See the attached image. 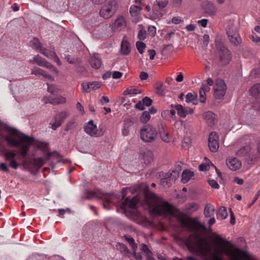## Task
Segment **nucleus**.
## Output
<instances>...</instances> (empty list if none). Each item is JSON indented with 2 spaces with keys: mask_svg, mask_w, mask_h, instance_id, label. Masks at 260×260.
Instances as JSON below:
<instances>
[{
  "mask_svg": "<svg viewBox=\"0 0 260 260\" xmlns=\"http://www.w3.org/2000/svg\"><path fill=\"white\" fill-rule=\"evenodd\" d=\"M185 245L192 252L205 258V260H223L222 253H212L208 240L198 233L190 234L185 239Z\"/></svg>",
  "mask_w": 260,
  "mask_h": 260,
  "instance_id": "nucleus-1",
  "label": "nucleus"
},
{
  "mask_svg": "<svg viewBox=\"0 0 260 260\" xmlns=\"http://www.w3.org/2000/svg\"><path fill=\"white\" fill-rule=\"evenodd\" d=\"M5 141L11 146L19 148L20 152L17 154L13 151H9L5 154L6 158L10 160V162H16L15 158H24L27 154L30 146L34 144L35 140L25 135L18 134L15 131L4 137Z\"/></svg>",
  "mask_w": 260,
  "mask_h": 260,
  "instance_id": "nucleus-2",
  "label": "nucleus"
},
{
  "mask_svg": "<svg viewBox=\"0 0 260 260\" xmlns=\"http://www.w3.org/2000/svg\"><path fill=\"white\" fill-rule=\"evenodd\" d=\"M145 201L149 206L150 212L155 215H176V209L167 201L160 203L156 195L150 192H145Z\"/></svg>",
  "mask_w": 260,
  "mask_h": 260,
  "instance_id": "nucleus-3",
  "label": "nucleus"
},
{
  "mask_svg": "<svg viewBox=\"0 0 260 260\" xmlns=\"http://www.w3.org/2000/svg\"><path fill=\"white\" fill-rule=\"evenodd\" d=\"M215 44L217 50L220 64L221 66L228 64L231 59V52L223 45L220 37H216Z\"/></svg>",
  "mask_w": 260,
  "mask_h": 260,
  "instance_id": "nucleus-4",
  "label": "nucleus"
},
{
  "mask_svg": "<svg viewBox=\"0 0 260 260\" xmlns=\"http://www.w3.org/2000/svg\"><path fill=\"white\" fill-rule=\"evenodd\" d=\"M158 137V132L155 126L151 124L143 126L140 131V138L145 143H153Z\"/></svg>",
  "mask_w": 260,
  "mask_h": 260,
  "instance_id": "nucleus-5",
  "label": "nucleus"
},
{
  "mask_svg": "<svg viewBox=\"0 0 260 260\" xmlns=\"http://www.w3.org/2000/svg\"><path fill=\"white\" fill-rule=\"evenodd\" d=\"M117 8L115 0H110L103 5L100 11V16L104 19H109L114 15Z\"/></svg>",
  "mask_w": 260,
  "mask_h": 260,
  "instance_id": "nucleus-6",
  "label": "nucleus"
},
{
  "mask_svg": "<svg viewBox=\"0 0 260 260\" xmlns=\"http://www.w3.org/2000/svg\"><path fill=\"white\" fill-rule=\"evenodd\" d=\"M226 34L230 41L235 45H238L241 39L237 31L233 20H229L226 24Z\"/></svg>",
  "mask_w": 260,
  "mask_h": 260,
  "instance_id": "nucleus-7",
  "label": "nucleus"
},
{
  "mask_svg": "<svg viewBox=\"0 0 260 260\" xmlns=\"http://www.w3.org/2000/svg\"><path fill=\"white\" fill-rule=\"evenodd\" d=\"M181 223L183 226L190 231H206V226L199 221L197 218H190L188 220L181 218Z\"/></svg>",
  "mask_w": 260,
  "mask_h": 260,
  "instance_id": "nucleus-8",
  "label": "nucleus"
},
{
  "mask_svg": "<svg viewBox=\"0 0 260 260\" xmlns=\"http://www.w3.org/2000/svg\"><path fill=\"white\" fill-rule=\"evenodd\" d=\"M44 164H9L10 167L14 169L19 167L22 170L28 171L33 174H36Z\"/></svg>",
  "mask_w": 260,
  "mask_h": 260,
  "instance_id": "nucleus-9",
  "label": "nucleus"
},
{
  "mask_svg": "<svg viewBox=\"0 0 260 260\" xmlns=\"http://www.w3.org/2000/svg\"><path fill=\"white\" fill-rule=\"evenodd\" d=\"M226 89V85L224 81L221 79H217L213 87L215 98L216 99H222L225 94Z\"/></svg>",
  "mask_w": 260,
  "mask_h": 260,
  "instance_id": "nucleus-10",
  "label": "nucleus"
},
{
  "mask_svg": "<svg viewBox=\"0 0 260 260\" xmlns=\"http://www.w3.org/2000/svg\"><path fill=\"white\" fill-rule=\"evenodd\" d=\"M168 3V0H155L154 5L157 6L159 9H155L153 8L151 14L150 15V17L153 19H159L162 17L164 13L161 10L165 8Z\"/></svg>",
  "mask_w": 260,
  "mask_h": 260,
  "instance_id": "nucleus-11",
  "label": "nucleus"
},
{
  "mask_svg": "<svg viewBox=\"0 0 260 260\" xmlns=\"http://www.w3.org/2000/svg\"><path fill=\"white\" fill-rule=\"evenodd\" d=\"M126 25L125 18L123 16L119 15L110 24V27L113 32H120L125 29Z\"/></svg>",
  "mask_w": 260,
  "mask_h": 260,
  "instance_id": "nucleus-12",
  "label": "nucleus"
},
{
  "mask_svg": "<svg viewBox=\"0 0 260 260\" xmlns=\"http://www.w3.org/2000/svg\"><path fill=\"white\" fill-rule=\"evenodd\" d=\"M86 198L87 199H92L95 198L102 200L104 202L103 207L105 209H108V208L106 207V203L108 204L111 202L110 200L107 197V196L99 189H95L94 190H87Z\"/></svg>",
  "mask_w": 260,
  "mask_h": 260,
  "instance_id": "nucleus-13",
  "label": "nucleus"
},
{
  "mask_svg": "<svg viewBox=\"0 0 260 260\" xmlns=\"http://www.w3.org/2000/svg\"><path fill=\"white\" fill-rule=\"evenodd\" d=\"M29 62L31 63H36L39 66L50 69L53 73L58 74V70L55 67L39 55L35 56L32 59H30Z\"/></svg>",
  "mask_w": 260,
  "mask_h": 260,
  "instance_id": "nucleus-14",
  "label": "nucleus"
},
{
  "mask_svg": "<svg viewBox=\"0 0 260 260\" xmlns=\"http://www.w3.org/2000/svg\"><path fill=\"white\" fill-rule=\"evenodd\" d=\"M179 173L176 170H170L160 180V182L164 186L169 187L179 177Z\"/></svg>",
  "mask_w": 260,
  "mask_h": 260,
  "instance_id": "nucleus-15",
  "label": "nucleus"
},
{
  "mask_svg": "<svg viewBox=\"0 0 260 260\" xmlns=\"http://www.w3.org/2000/svg\"><path fill=\"white\" fill-rule=\"evenodd\" d=\"M69 115L68 112L63 111H61L57 114L53 120L51 121L50 124L51 125V128L55 130L58 127H59L63 123L64 120Z\"/></svg>",
  "mask_w": 260,
  "mask_h": 260,
  "instance_id": "nucleus-16",
  "label": "nucleus"
},
{
  "mask_svg": "<svg viewBox=\"0 0 260 260\" xmlns=\"http://www.w3.org/2000/svg\"><path fill=\"white\" fill-rule=\"evenodd\" d=\"M38 162H43L44 161L48 160H56L57 162H64L63 161L62 156H61L57 151H54L53 152H45L43 157H39L38 158Z\"/></svg>",
  "mask_w": 260,
  "mask_h": 260,
  "instance_id": "nucleus-17",
  "label": "nucleus"
},
{
  "mask_svg": "<svg viewBox=\"0 0 260 260\" xmlns=\"http://www.w3.org/2000/svg\"><path fill=\"white\" fill-rule=\"evenodd\" d=\"M142 7L136 5H132L129 8L131 19L133 23H137L142 20L141 11Z\"/></svg>",
  "mask_w": 260,
  "mask_h": 260,
  "instance_id": "nucleus-18",
  "label": "nucleus"
},
{
  "mask_svg": "<svg viewBox=\"0 0 260 260\" xmlns=\"http://www.w3.org/2000/svg\"><path fill=\"white\" fill-rule=\"evenodd\" d=\"M226 254L231 255L233 257L234 260H240V259L250 260V255L246 251L238 248H235L231 253L226 252Z\"/></svg>",
  "mask_w": 260,
  "mask_h": 260,
  "instance_id": "nucleus-19",
  "label": "nucleus"
},
{
  "mask_svg": "<svg viewBox=\"0 0 260 260\" xmlns=\"http://www.w3.org/2000/svg\"><path fill=\"white\" fill-rule=\"evenodd\" d=\"M84 129L85 133L91 137H98L102 135L101 132L98 129L96 125L91 120L85 125Z\"/></svg>",
  "mask_w": 260,
  "mask_h": 260,
  "instance_id": "nucleus-20",
  "label": "nucleus"
},
{
  "mask_svg": "<svg viewBox=\"0 0 260 260\" xmlns=\"http://www.w3.org/2000/svg\"><path fill=\"white\" fill-rule=\"evenodd\" d=\"M208 146L211 152H216L219 148L218 136L214 132H211L208 138Z\"/></svg>",
  "mask_w": 260,
  "mask_h": 260,
  "instance_id": "nucleus-21",
  "label": "nucleus"
},
{
  "mask_svg": "<svg viewBox=\"0 0 260 260\" xmlns=\"http://www.w3.org/2000/svg\"><path fill=\"white\" fill-rule=\"evenodd\" d=\"M101 86L102 83L99 81L83 82L81 84L82 91L83 93L89 92L100 88Z\"/></svg>",
  "mask_w": 260,
  "mask_h": 260,
  "instance_id": "nucleus-22",
  "label": "nucleus"
},
{
  "mask_svg": "<svg viewBox=\"0 0 260 260\" xmlns=\"http://www.w3.org/2000/svg\"><path fill=\"white\" fill-rule=\"evenodd\" d=\"M140 201V198L138 196L133 197L132 199L126 198L124 201L121 204L120 207L122 210H126L127 208L134 209L137 204Z\"/></svg>",
  "mask_w": 260,
  "mask_h": 260,
  "instance_id": "nucleus-23",
  "label": "nucleus"
},
{
  "mask_svg": "<svg viewBox=\"0 0 260 260\" xmlns=\"http://www.w3.org/2000/svg\"><path fill=\"white\" fill-rule=\"evenodd\" d=\"M171 107L172 108H174L177 112V114L180 117L182 118H184L187 115L189 114H192L193 111L192 109L187 108H184L181 105L177 104V105H171Z\"/></svg>",
  "mask_w": 260,
  "mask_h": 260,
  "instance_id": "nucleus-24",
  "label": "nucleus"
},
{
  "mask_svg": "<svg viewBox=\"0 0 260 260\" xmlns=\"http://www.w3.org/2000/svg\"><path fill=\"white\" fill-rule=\"evenodd\" d=\"M153 155L152 152L148 150H141L139 155V159L144 161V162H150L153 160Z\"/></svg>",
  "mask_w": 260,
  "mask_h": 260,
  "instance_id": "nucleus-25",
  "label": "nucleus"
},
{
  "mask_svg": "<svg viewBox=\"0 0 260 260\" xmlns=\"http://www.w3.org/2000/svg\"><path fill=\"white\" fill-rule=\"evenodd\" d=\"M131 50L129 43L124 37L121 42L120 53L122 55H127Z\"/></svg>",
  "mask_w": 260,
  "mask_h": 260,
  "instance_id": "nucleus-26",
  "label": "nucleus"
},
{
  "mask_svg": "<svg viewBox=\"0 0 260 260\" xmlns=\"http://www.w3.org/2000/svg\"><path fill=\"white\" fill-rule=\"evenodd\" d=\"M133 124V121L130 118H126L124 120L123 128L122 131L123 136H126L129 134L131 127Z\"/></svg>",
  "mask_w": 260,
  "mask_h": 260,
  "instance_id": "nucleus-27",
  "label": "nucleus"
},
{
  "mask_svg": "<svg viewBox=\"0 0 260 260\" xmlns=\"http://www.w3.org/2000/svg\"><path fill=\"white\" fill-rule=\"evenodd\" d=\"M117 248L122 254L125 257L129 258L132 255V253L129 250L127 246L122 243H118L116 245Z\"/></svg>",
  "mask_w": 260,
  "mask_h": 260,
  "instance_id": "nucleus-28",
  "label": "nucleus"
},
{
  "mask_svg": "<svg viewBox=\"0 0 260 260\" xmlns=\"http://www.w3.org/2000/svg\"><path fill=\"white\" fill-rule=\"evenodd\" d=\"M181 181L183 183L188 182L194 176V172L190 170H185L182 173Z\"/></svg>",
  "mask_w": 260,
  "mask_h": 260,
  "instance_id": "nucleus-29",
  "label": "nucleus"
},
{
  "mask_svg": "<svg viewBox=\"0 0 260 260\" xmlns=\"http://www.w3.org/2000/svg\"><path fill=\"white\" fill-rule=\"evenodd\" d=\"M44 100L45 103H51L53 105L63 104L66 102V98L62 96H59L56 98L52 99H49L44 98Z\"/></svg>",
  "mask_w": 260,
  "mask_h": 260,
  "instance_id": "nucleus-30",
  "label": "nucleus"
},
{
  "mask_svg": "<svg viewBox=\"0 0 260 260\" xmlns=\"http://www.w3.org/2000/svg\"><path fill=\"white\" fill-rule=\"evenodd\" d=\"M214 211L213 205L210 203L207 204L204 210V216L206 218L211 217L214 215Z\"/></svg>",
  "mask_w": 260,
  "mask_h": 260,
  "instance_id": "nucleus-31",
  "label": "nucleus"
},
{
  "mask_svg": "<svg viewBox=\"0 0 260 260\" xmlns=\"http://www.w3.org/2000/svg\"><path fill=\"white\" fill-rule=\"evenodd\" d=\"M205 10L207 13L210 15H214L217 12V8L211 2H207L205 6Z\"/></svg>",
  "mask_w": 260,
  "mask_h": 260,
  "instance_id": "nucleus-32",
  "label": "nucleus"
},
{
  "mask_svg": "<svg viewBox=\"0 0 260 260\" xmlns=\"http://www.w3.org/2000/svg\"><path fill=\"white\" fill-rule=\"evenodd\" d=\"M159 133L161 140L166 143H169L171 141L172 137L169 132L162 128V129H159Z\"/></svg>",
  "mask_w": 260,
  "mask_h": 260,
  "instance_id": "nucleus-33",
  "label": "nucleus"
},
{
  "mask_svg": "<svg viewBox=\"0 0 260 260\" xmlns=\"http://www.w3.org/2000/svg\"><path fill=\"white\" fill-rule=\"evenodd\" d=\"M89 62L92 68L95 69H99L102 65L101 60L96 56H91L89 59Z\"/></svg>",
  "mask_w": 260,
  "mask_h": 260,
  "instance_id": "nucleus-34",
  "label": "nucleus"
},
{
  "mask_svg": "<svg viewBox=\"0 0 260 260\" xmlns=\"http://www.w3.org/2000/svg\"><path fill=\"white\" fill-rule=\"evenodd\" d=\"M141 93V91L140 89L132 86L128 87L125 90L123 91L124 95L137 94Z\"/></svg>",
  "mask_w": 260,
  "mask_h": 260,
  "instance_id": "nucleus-35",
  "label": "nucleus"
},
{
  "mask_svg": "<svg viewBox=\"0 0 260 260\" xmlns=\"http://www.w3.org/2000/svg\"><path fill=\"white\" fill-rule=\"evenodd\" d=\"M251 94L255 97L260 96V83L254 85L250 89Z\"/></svg>",
  "mask_w": 260,
  "mask_h": 260,
  "instance_id": "nucleus-36",
  "label": "nucleus"
},
{
  "mask_svg": "<svg viewBox=\"0 0 260 260\" xmlns=\"http://www.w3.org/2000/svg\"><path fill=\"white\" fill-rule=\"evenodd\" d=\"M204 119L209 123H213L214 120V114L210 111L205 112L203 114Z\"/></svg>",
  "mask_w": 260,
  "mask_h": 260,
  "instance_id": "nucleus-37",
  "label": "nucleus"
},
{
  "mask_svg": "<svg viewBox=\"0 0 260 260\" xmlns=\"http://www.w3.org/2000/svg\"><path fill=\"white\" fill-rule=\"evenodd\" d=\"M217 217H219L224 219L228 217V212L225 207H221L217 212Z\"/></svg>",
  "mask_w": 260,
  "mask_h": 260,
  "instance_id": "nucleus-38",
  "label": "nucleus"
},
{
  "mask_svg": "<svg viewBox=\"0 0 260 260\" xmlns=\"http://www.w3.org/2000/svg\"><path fill=\"white\" fill-rule=\"evenodd\" d=\"M250 151V148L248 146H244L241 148L236 152L237 157H241L246 155Z\"/></svg>",
  "mask_w": 260,
  "mask_h": 260,
  "instance_id": "nucleus-39",
  "label": "nucleus"
},
{
  "mask_svg": "<svg viewBox=\"0 0 260 260\" xmlns=\"http://www.w3.org/2000/svg\"><path fill=\"white\" fill-rule=\"evenodd\" d=\"M30 45L32 48L40 51L41 48H42V45L38 38H35L30 42Z\"/></svg>",
  "mask_w": 260,
  "mask_h": 260,
  "instance_id": "nucleus-40",
  "label": "nucleus"
},
{
  "mask_svg": "<svg viewBox=\"0 0 260 260\" xmlns=\"http://www.w3.org/2000/svg\"><path fill=\"white\" fill-rule=\"evenodd\" d=\"M41 54L45 56L48 58H52V57H54L55 52L53 51H49L45 48H41L40 51H39Z\"/></svg>",
  "mask_w": 260,
  "mask_h": 260,
  "instance_id": "nucleus-41",
  "label": "nucleus"
},
{
  "mask_svg": "<svg viewBox=\"0 0 260 260\" xmlns=\"http://www.w3.org/2000/svg\"><path fill=\"white\" fill-rule=\"evenodd\" d=\"M250 112L254 116L260 115V104L258 103H255L251 109H250Z\"/></svg>",
  "mask_w": 260,
  "mask_h": 260,
  "instance_id": "nucleus-42",
  "label": "nucleus"
},
{
  "mask_svg": "<svg viewBox=\"0 0 260 260\" xmlns=\"http://www.w3.org/2000/svg\"><path fill=\"white\" fill-rule=\"evenodd\" d=\"M150 119L149 112L147 111H144L140 117V120L143 123H146Z\"/></svg>",
  "mask_w": 260,
  "mask_h": 260,
  "instance_id": "nucleus-43",
  "label": "nucleus"
},
{
  "mask_svg": "<svg viewBox=\"0 0 260 260\" xmlns=\"http://www.w3.org/2000/svg\"><path fill=\"white\" fill-rule=\"evenodd\" d=\"M191 140L189 137H185L182 141V147L185 149H188L191 146Z\"/></svg>",
  "mask_w": 260,
  "mask_h": 260,
  "instance_id": "nucleus-44",
  "label": "nucleus"
},
{
  "mask_svg": "<svg viewBox=\"0 0 260 260\" xmlns=\"http://www.w3.org/2000/svg\"><path fill=\"white\" fill-rule=\"evenodd\" d=\"M136 48L138 51V52L141 54H143L145 49L146 45V44L141 41H138L136 43Z\"/></svg>",
  "mask_w": 260,
  "mask_h": 260,
  "instance_id": "nucleus-45",
  "label": "nucleus"
},
{
  "mask_svg": "<svg viewBox=\"0 0 260 260\" xmlns=\"http://www.w3.org/2000/svg\"><path fill=\"white\" fill-rule=\"evenodd\" d=\"M47 84L48 86L47 90L51 94H55L58 92L59 89L56 85L53 84H49L48 83Z\"/></svg>",
  "mask_w": 260,
  "mask_h": 260,
  "instance_id": "nucleus-46",
  "label": "nucleus"
},
{
  "mask_svg": "<svg viewBox=\"0 0 260 260\" xmlns=\"http://www.w3.org/2000/svg\"><path fill=\"white\" fill-rule=\"evenodd\" d=\"M124 237L126 241L128 243L133 250L137 248V245L136 244L134 239L132 237L129 236H125Z\"/></svg>",
  "mask_w": 260,
  "mask_h": 260,
  "instance_id": "nucleus-47",
  "label": "nucleus"
},
{
  "mask_svg": "<svg viewBox=\"0 0 260 260\" xmlns=\"http://www.w3.org/2000/svg\"><path fill=\"white\" fill-rule=\"evenodd\" d=\"M44 73V70L38 67H35L31 70V74L36 76H42Z\"/></svg>",
  "mask_w": 260,
  "mask_h": 260,
  "instance_id": "nucleus-48",
  "label": "nucleus"
},
{
  "mask_svg": "<svg viewBox=\"0 0 260 260\" xmlns=\"http://www.w3.org/2000/svg\"><path fill=\"white\" fill-rule=\"evenodd\" d=\"M197 98V94L195 93H188L186 95L185 101L187 103L193 102Z\"/></svg>",
  "mask_w": 260,
  "mask_h": 260,
  "instance_id": "nucleus-49",
  "label": "nucleus"
},
{
  "mask_svg": "<svg viewBox=\"0 0 260 260\" xmlns=\"http://www.w3.org/2000/svg\"><path fill=\"white\" fill-rule=\"evenodd\" d=\"M140 250L144 253L145 256L149 254H152V252L145 244H142L141 245Z\"/></svg>",
  "mask_w": 260,
  "mask_h": 260,
  "instance_id": "nucleus-50",
  "label": "nucleus"
},
{
  "mask_svg": "<svg viewBox=\"0 0 260 260\" xmlns=\"http://www.w3.org/2000/svg\"><path fill=\"white\" fill-rule=\"evenodd\" d=\"M228 167L232 171H236L241 167L242 164H226Z\"/></svg>",
  "mask_w": 260,
  "mask_h": 260,
  "instance_id": "nucleus-51",
  "label": "nucleus"
},
{
  "mask_svg": "<svg viewBox=\"0 0 260 260\" xmlns=\"http://www.w3.org/2000/svg\"><path fill=\"white\" fill-rule=\"evenodd\" d=\"M216 243L218 244H222L223 245L225 243H229V242L226 240L224 239L219 236H217L215 238Z\"/></svg>",
  "mask_w": 260,
  "mask_h": 260,
  "instance_id": "nucleus-52",
  "label": "nucleus"
},
{
  "mask_svg": "<svg viewBox=\"0 0 260 260\" xmlns=\"http://www.w3.org/2000/svg\"><path fill=\"white\" fill-rule=\"evenodd\" d=\"M208 182L212 188L214 189H218L219 188V185L216 181L213 179H209Z\"/></svg>",
  "mask_w": 260,
  "mask_h": 260,
  "instance_id": "nucleus-53",
  "label": "nucleus"
},
{
  "mask_svg": "<svg viewBox=\"0 0 260 260\" xmlns=\"http://www.w3.org/2000/svg\"><path fill=\"white\" fill-rule=\"evenodd\" d=\"M146 31L144 29H140L138 34V38L140 40H144L146 38Z\"/></svg>",
  "mask_w": 260,
  "mask_h": 260,
  "instance_id": "nucleus-54",
  "label": "nucleus"
},
{
  "mask_svg": "<svg viewBox=\"0 0 260 260\" xmlns=\"http://www.w3.org/2000/svg\"><path fill=\"white\" fill-rule=\"evenodd\" d=\"M200 101L202 103H204L206 100V93L203 90H200L199 91Z\"/></svg>",
  "mask_w": 260,
  "mask_h": 260,
  "instance_id": "nucleus-55",
  "label": "nucleus"
},
{
  "mask_svg": "<svg viewBox=\"0 0 260 260\" xmlns=\"http://www.w3.org/2000/svg\"><path fill=\"white\" fill-rule=\"evenodd\" d=\"M122 73L119 71H114L111 73L112 77L113 79H120L122 76Z\"/></svg>",
  "mask_w": 260,
  "mask_h": 260,
  "instance_id": "nucleus-56",
  "label": "nucleus"
},
{
  "mask_svg": "<svg viewBox=\"0 0 260 260\" xmlns=\"http://www.w3.org/2000/svg\"><path fill=\"white\" fill-rule=\"evenodd\" d=\"M157 93L160 95H164L165 94L164 90L163 88L162 84L161 83L159 84L156 87Z\"/></svg>",
  "mask_w": 260,
  "mask_h": 260,
  "instance_id": "nucleus-57",
  "label": "nucleus"
},
{
  "mask_svg": "<svg viewBox=\"0 0 260 260\" xmlns=\"http://www.w3.org/2000/svg\"><path fill=\"white\" fill-rule=\"evenodd\" d=\"M142 101L143 102L145 106L149 107L150 106L152 103V101L149 98L146 96L142 99Z\"/></svg>",
  "mask_w": 260,
  "mask_h": 260,
  "instance_id": "nucleus-58",
  "label": "nucleus"
},
{
  "mask_svg": "<svg viewBox=\"0 0 260 260\" xmlns=\"http://www.w3.org/2000/svg\"><path fill=\"white\" fill-rule=\"evenodd\" d=\"M135 108L140 110H143L145 108V106L143 102L142 101H139L136 105Z\"/></svg>",
  "mask_w": 260,
  "mask_h": 260,
  "instance_id": "nucleus-59",
  "label": "nucleus"
},
{
  "mask_svg": "<svg viewBox=\"0 0 260 260\" xmlns=\"http://www.w3.org/2000/svg\"><path fill=\"white\" fill-rule=\"evenodd\" d=\"M209 167V164H201L199 167V169L201 171H205L208 170Z\"/></svg>",
  "mask_w": 260,
  "mask_h": 260,
  "instance_id": "nucleus-60",
  "label": "nucleus"
},
{
  "mask_svg": "<svg viewBox=\"0 0 260 260\" xmlns=\"http://www.w3.org/2000/svg\"><path fill=\"white\" fill-rule=\"evenodd\" d=\"M0 171L6 173L9 172V167L7 164H0Z\"/></svg>",
  "mask_w": 260,
  "mask_h": 260,
  "instance_id": "nucleus-61",
  "label": "nucleus"
},
{
  "mask_svg": "<svg viewBox=\"0 0 260 260\" xmlns=\"http://www.w3.org/2000/svg\"><path fill=\"white\" fill-rule=\"evenodd\" d=\"M241 160H239L237 157H229L227 158L226 162H241Z\"/></svg>",
  "mask_w": 260,
  "mask_h": 260,
  "instance_id": "nucleus-62",
  "label": "nucleus"
},
{
  "mask_svg": "<svg viewBox=\"0 0 260 260\" xmlns=\"http://www.w3.org/2000/svg\"><path fill=\"white\" fill-rule=\"evenodd\" d=\"M148 31L150 35L154 36L156 34V28L154 26H149L148 27Z\"/></svg>",
  "mask_w": 260,
  "mask_h": 260,
  "instance_id": "nucleus-63",
  "label": "nucleus"
},
{
  "mask_svg": "<svg viewBox=\"0 0 260 260\" xmlns=\"http://www.w3.org/2000/svg\"><path fill=\"white\" fill-rule=\"evenodd\" d=\"M136 249L133 250V252L132 253V255H133L134 257L135 258L136 260H142V256L141 254L140 253H137L136 252Z\"/></svg>",
  "mask_w": 260,
  "mask_h": 260,
  "instance_id": "nucleus-64",
  "label": "nucleus"
}]
</instances>
